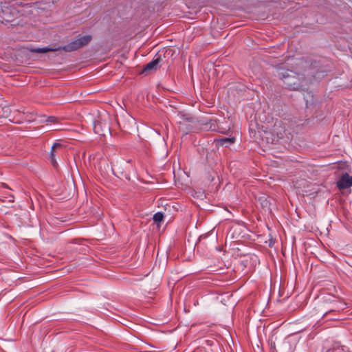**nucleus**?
<instances>
[{"label":"nucleus","instance_id":"nucleus-1","mask_svg":"<svg viewBox=\"0 0 352 352\" xmlns=\"http://www.w3.org/2000/svg\"><path fill=\"white\" fill-rule=\"evenodd\" d=\"M91 38L92 37L90 35L80 36L60 48L56 49L45 47L41 48H33L31 49L30 51L35 53H46L48 52H55L61 49L65 52H73L88 45V43L91 41Z\"/></svg>","mask_w":352,"mask_h":352},{"label":"nucleus","instance_id":"nucleus-2","mask_svg":"<svg viewBox=\"0 0 352 352\" xmlns=\"http://www.w3.org/2000/svg\"><path fill=\"white\" fill-rule=\"evenodd\" d=\"M337 186L340 190L346 189L352 186V176L344 173L337 182Z\"/></svg>","mask_w":352,"mask_h":352},{"label":"nucleus","instance_id":"nucleus-3","mask_svg":"<svg viewBox=\"0 0 352 352\" xmlns=\"http://www.w3.org/2000/svg\"><path fill=\"white\" fill-rule=\"evenodd\" d=\"M61 149H63V145L60 143H54L52 146L50 151V160L54 166L57 165V162L55 160V153Z\"/></svg>","mask_w":352,"mask_h":352},{"label":"nucleus","instance_id":"nucleus-4","mask_svg":"<svg viewBox=\"0 0 352 352\" xmlns=\"http://www.w3.org/2000/svg\"><path fill=\"white\" fill-rule=\"evenodd\" d=\"M160 60H161V57H160V56H158L156 58H155L154 60H151V62H149L148 63H147L146 65V66L144 67V72H148V71L156 69L157 68V66H158Z\"/></svg>","mask_w":352,"mask_h":352},{"label":"nucleus","instance_id":"nucleus-5","mask_svg":"<svg viewBox=\"0 0 352 352\" xmlns=\"http://www.w3.org/2000/svg\"><path fill=\"white\" fill-rule=\"evenodd\" d=\"M196 122V119L188 116H183L182 120L179 122L180 128L183 130L184 129V126L187 125V123L195 124Z\"/></svg>","mask_w":352,"mask_h":352},{"label":"nucleus","instance_id":"nucleus-6","mask_svg":"<svg viewBox=\"0 0 352 352\" xmlns=\"http://www.w3.org/2000/svg\"><path fill=\"white\" fill-rule=\"evenodd\" d=\"M278 76L281 79H287L290 77V74L288 71L280 69L278 72Z\"/></svg>","mask_w":352,"mask_h":352},{"label":"nucleus","instance_id":"nucleus-7","mask_svg":"<svg viewBox=\"0 0 352 352\" xmlns=\"http://www.w3.org/2000/svg\"><path fill=\"white\" fill-rule=\"evenodd\" d=\"M164 214L162 212H157L153 216V220L155 223H160L163 221Z\"/></svg>","mask_w":352,"mask_h":352},{"label":"nucleus","instance_id":"nucleus-8","mask_svg":"<svg viewBox=\"0 0 352 352\" xmlns=\"http://www.w3.org/2000/svg\"><path fill=\"white\" fill-rule=\"evenodd\" d=\"M234 142V138H225L220 140V142L221 144H224L226 143H230L232 144Z\"/></svg>","mask_w":352,"mask_h":352},{"label":"nucleus","instance_id":"nucleus-9","mask_svg":"<svg viewBox=\"0 0 352 352\" xmlns=\"http://www.w3.org/2000/svg\"><path fill=\"white\" fill-rule=\"evenodd\" d=\"M94 130L96 133H98L100 135H104L103 133H101L100 131L98 130V124H95Z\"/></svg>","mask_w":352,"mask_h":352},{"label":"nucleus","instance_id":"nucleus-10","mask_svg":"<svg viewBox=\"0 0 352 352\" xmlns=\"http://www.w3.org/2000/svg\"><path fill=\"white\" fill-rule=\"evenodd\" d=\"M186 130L188 131H192L193 130V127L192 126H190V127L186 126Z\"/></svg>","mask_w":352,"mask_h":352},{"label":"nucleus","instance_id":"nucleus-11","mask_svg":"<svg viewBox=\"0 0 352 352\" xmlns=\"http://www.w3.org/2000/svg\"><path fill=\"white\" fill-rule=\"evenodd\" d=\"M54 119L55 118L54 117H50V118H49V121L52 122V121H54Z\"/></svg>","mask_w":352,"mask_h":352},{"label":"nucleus","instance_id":"nucleus-12","mask_svg":"<svg viewBox=\"0 0 352 352\" xmlns=\"http://www.w3.org/2000/svg\"><path fill=\"white\" fill-rule=\"evenodd\" d=\"M3 186L4 187H6V188L8 187V186H7V184H3Z\"/></svg>","mask_w":352,"mask_h":352}]
</instances>
